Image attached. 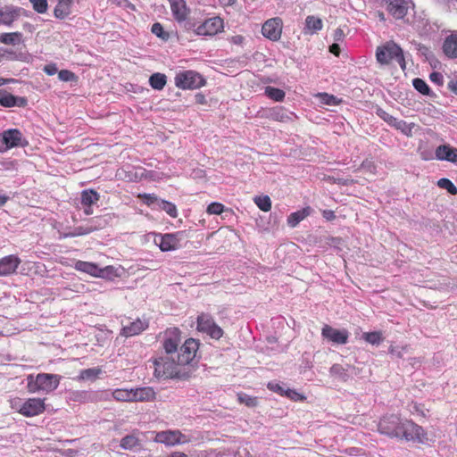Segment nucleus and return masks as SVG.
I'll return each instance as SVG.
<instances>
[{"label": "nucleus", "instance_id": "38", "mask_svg": "<svg viewBox=\"0 0 457 457\" xmlns=\"http://www.w3.org/2000/svg\"><path fill=\"white\" fill-rule=\"evenodd\" d=\"M112 396L117 401L133 402V394L131 389H116L112 393Z\"/></svg>", "mask_w": 457, "mask_h": 457}, {"label": "nucleus", "instance_id": "43", "mask_svg": "<svg viewBox=\"0 0 457 457\" xmlns=\"http://www.w3.org/2000/svg\"><path fill=\"white\" fill-rule=\"evenodd\" d=\"M318 97L320 99L322 104L327 105H337L341 103V100L328 93H320Z\"/></svg>", "mask_w": 457, "mask_h": 457}, {"label": "nucleus", "instance_id": "62", "mask_svg": "<svg viewBox=\"0 0 457 457\" xmlns=\"http://www.w3.org/2000/svg\"><path fill=\"white\" fill-rule=\"evenodd\" d=\"M8 199L9 197L7 195L0 194V207L4 205Z\"/></svg>", "mask_w": 457, "mask_h": 457}, {"label": "nucleus", "instance_id": "33", "mask_svg": "<svg viewBox=\"0 0 457 457\" xmlns=\"http://www.w3.org/2000/svg\"><path fill=\"white\" fill-rule=\"evenodd\" d=\"M99 194L94 189H86L81 192V204L93 205L99 200Z\"/></svg>", "mask_w": 457, "mask_h": 457}, {"label": "nucleus", "instance_id": "46", "mask_svg": "<svg viewBox=\"0 0 457 457\" xmlns=\"http://www.w3.org/2000/svg\"><path fill=\"white\" fill-rule=\"evenodd\" d=\"M151 31L153 34L163 40H167L169 38V33L164 31L162 25L159 22L153 24Z\"/></svg>", "mask_w": 457, "mask_h": 457}, {"label": "nucleus", "instance_id": "9", "mask_svg": "<svg viewBox=\"0 0 457 457\" xmlns=\"http://www.w3.org/2000/svg\"><path fill=\"white\" fill-rule=\"evenodd\" d=\"M377 115L389 126L401 131L403 135L407 137L412 136V129L415 127V123H407L403 120H399L381 108L377 110Z\"/></svg>", "mask_w": 457, "mask_h": 457}, {"label": "nucleus", "instance_id": "7", "mask_svg": "<svg viewBox=\"0 0 457 457\" xmlns=\"http://www.w3.org/2000/svg\"><path fill=\"white\" fill-rule=\"evenodd\" d=\"M401 428V438H404L406 441H413L424 444L428 440L427 433L424 431L422 427L415 424L411 420H403Z\"/></svg>", "mask_w": 457, "mask_h": 457}, {"label": "nucleus", "instance_id": "42", "mask_svg": "<svg viewBox=\"0 0 457 457\" xmlns=\"http://www.w3.org/2000/svg\"><path fill=\"white\" fill-rule=\"evenodd\" d=\"M179 345L178 338H166L163 341V348L167 353V355L170 353H175Z\"/></svg>", "mask_w": 457, "mask_h": 457}, {"label": "nucleus", "instance_id": "26", "mask_svg": "<svg viewBox=\"0 0 457 457\" xmlns=\"http://www.w3.org/2000/svg\"><path fill=\"white\" fill-rule=\"evenodd\" d=\"M312 208L307 206L302 210L292 212L287 219V225L291 228L296 227L302 220L312 213Z\"/></svg>", "mask_w": 457, "mask_h": 457}, {"label": "nucleus", "instance_id": "19", "mask_svg": "<svg viewBox=\"0 0 457 457\" xmlns=\"http://www.w3.org/2000/svg\"><path fill=\"white\" fill-rule=\"evenodd\" d=\"M170 10L174 19L178 22L185 21L189 13L190 10L187 6L185 0H169Z\"/></svg>", "mask_w": 457, "mask_h": 457}, {"label": "nucleus", "instance_id": "56", "mask_svg": "<svg viewBox=\"0 0 457 457\" xmlns=\"http://www.w3.org/2000/svg\"><path fill=\"white\" fill-rule=\"evenodd\" d=\"M44 71L49 75V76H53L54 75L55 73H58V69L56 67V65L54 63H52V64H47L44 67Z\"/></svg>", "mask_w": 457, "mask_h": 457}, {"label": "nucleus", "instance_id": "24", "mask_svg": "<svg viewBox=\"0 0 457 457\" xmlns=\"http://www.w3.org/2000/svg\"><path fill=\"white\" fill-rule=\"evenodd\" d=\"M133 402H150L155 399V392L150 387L132 388Z\"/></svg>", "mask_w": 457, "mask_h": 457}, {"label": "nucleus", "instance_id": "20", "mask_svg": "<svg viewBox=\"0 0 457 457\" xmlns=\"http://www.w3.org/2000/svg\"><path fill=\"white\" fill-rule=\"evenodd\" d=\"M3 140L5 143V147L8 149L23 146L26 144L22 143V133L17 129H10L3 132Z\"/></svg>", "mask_w": 457, "mask_h": 457}, {"label": "nucleus", "instance_id": "47", "mask_svg": "<svg viewBox=\"0 0 457 457\" xmlns=\"http://www.w3.org/2000/svg\"><path fill=\"white\" fill-rule=\"evenodd\" d=\"M137 197L141 199L143 201V203L145 204H146L147 206H151L154 203H158L159 204V199H158L157 195H154V194L143 193V194H138L137 195Z\"/></svg>", "mask_w": 457, "mask_h": 457}, {"label": "nucleus", "instance_id": "12", "mask_svg": "<svg viewBox=\"0 0 457 457\" xmlns=\"http://www.w3.org/2000/svg\"><path fill=\"white\" fill-rule=\"evenodd\" d=\"M223 20L212 17L197 26L195 33L199 36H214L223 29Z\"/></svg>", "mask_w": 457, "mask_h": 457}, {"label": "nucleus", "instance_id": "58", "mask_svg": "<svg viewBox=\"0 0 457 457\" xmlns=\"http://www.w3.org/2000/svg\"><path fill=\"white\" fill-rule=\"evenodd\" d=\"M329 52L331 54H333L334 55L336 56H339L340 54V46L338 44H332L330 46H329Z\"/></svg>", "mask_w": 457, "mask_h": 457}, {"label": "nucleus", "instance_id": "31", "mask_svg": "<svg viewBox=\"0 0 457 457\" xmlns=\"http://www.w3.org/2000/svg\"><path fill=\"white\" fill-rule=\"evenodd\" d=\"M22 42V34L21 32H10L0 34V43L8 46L20 45Z\"/></svg>", "mask_w": 457, "mask_h": 457}, {"label": "nucleus", "instance_id": "15", "mask_svg": "<svg viewBox=\"0 0 457 457\" xmlns=\"http://www.w3.org/2000/svg\"><path fill=\"white\" fill-rule=\"evenodd\" d=\"M410 4L409 0H387L386 10L395 19H403L408 12Z\"/></svg>", "mask_w": 457, "mask_h": 457}, {"label": "nucleus", "instance_id": "34", "mask_svg": "<svg viewBox=\"0 0 457 457\" xmlns=\"http://www.w3.org/2000/svg\"><path fill=\"white\" fill-rule=\"evenodd\" d=\"M362 338L372 345H378L384 340L381 331L365 332L362 334Z\"/></svg>", "mask_w": 457, "mask_h": 457}, {"label": "nucleus", "instance_id": "3", "mask_svg": "<svg viewBox=\"0 0 457 457\" xmlns=\"http://www.w3.org/2000/svg\"><path fill=\"white\" fill-rule=\"evenodd\" d=\"M187 237V232L179 230L173 233H155L154 241L162 252H170L179 249L182 246V241Z\"/></svg>", "mask_w": 457, "mask_h": 457}, {"label": "nucleus", "instance_id": "51", "mask_svg": "<svg viewBox=\"0 0 457 457\" xmlns=\"http://www.w3.org/2000/svg\"><path fill=\"white\" fill-rule=\"evenodd\" d=\"M284 396L295 402L304 401L306 399V397L303 395L288 387H287Z\"/></svg>", "mask_w": 457, "mask_h": 457}, {"label": "nucleus", "instance_id": "39", "mask_svg": "<svg viewBox=\"0 0 457 457\" xmlns=\"http://www.w3.org/2000/svg\"><path fill=\"white\" fill-rule=\"evenodd\" d=\"M253 202L262 212H269L271 209V200L269 195L255 196Z\"/></svg>", "mask_w": 457, "mask_h": 457}, {"label": "nucleus", "instance_id": "55", "mask_svg": "<svg viewBox=\"0 0 457 457\" xmlns=\"http://www.w3.org/2000/svg\"><path fill=\"white\" fill-rule=\"evenodd\" d=\"M229 43L236 46H242L245 42V37L242 35H235L228 38Z\"/></svg>", "mask_w": 457, "mask_h": 457}, {"label": "nucleus", "instance_id": "25", "mask_svg": "<svg viewBox=\"0 0 457 457\" xmlns=\"http://www.w3.org/2000/svg\"><path fill=\"white\" fill-rule=\"evenodd\" d=\"M139 431L136 430L130 435H127L121 438L120 446L124 450H135L141 447V440L138 437Z\"/></svg>", "mask_w": 457, "mask_h": 457}, {"label": "nucleus", "instance_id": "40", "mask_svg": "<svg viewBox=\"0 0 457 457\" xmlns=\"http://www.w3.org/2000/svg\"><path fill=\"white\" fill-rule=\"evenodd\" d=\"M156 378L159 380H186L189 376L188 373H157Z\"/></svg>", "mask_w": 457, "mask_h": 457}, {"label": "nucleus", "instance_id": "37", "mask_svg": "<svg viewBox=\"0 0 457 457\" xmlns=\"http://www.w3.org/2000/svg\"><path fill=\"white\" fill-rule=\"evenodd\" d=\"M237 400L240 403L245 404L249 408H253L258 405V398L251 396L245 393H237Z\"/></svg>", "mask_w": 457, "mask_h": 457}, {"label": "nucleus", "instance_id": "2", "mask_svg": "<svg viewBox=\"0 0 457 457\" xmlns=\"http://www.w3.org/2000/svg\"><path fill=\"white\" fill-rule=\"evenodd\" d=\"M376 59L381 65H388L395 60L403 70L406 66L403 49L394 41H387L384 45L378 46Z\"/></svg>", "mask_w": 457, "mask_h": 457}, {"label": "nucleus", "instance_id": "60", "mask_svg": "<svg viewBox=\"0 0 457 457\" xmlns=\"http://www.w3.org/2000/svg\"><path fill=\"white\" fill-rule=\"evenodd\" d=\"M448 88L455 95H457V80H451L448 83Z\"/></svg>", "mask_w": 457, "mask_h": 457}, {"label": "nucleus", "instance_id": "50", "mask_svg": "<svg viewBox=\"0 0 457 457\" xmlns=\"http://www.w3.org/2000/svg\"><path fill=\"white\" fill-rule=\"evenodd\" d=\"M224 205L218 202H213L207 206L208 214L220 215L224 212Z\"/></svg>", "mask_w": 457, "mask_h": 457}, {"label": "nucleus", "instance_id": "28", "mask_svg": "<svg viewBox=\"0 0 457 457\" xmlns=\"http://www.w3.org/2000/svg\"><path fill=\"white\" fill-rule=\"evenodd\" d=\"M21 9L15 7H6L0 10L1 23L11 25L20 17Z\"/></svg>", "mask_w": 457, "mask_h": 457}, {"label": "nucleus", "instance_id": "35", "mask_svg": "<svg viewBox=\"0 0 457 457\" xmlns=\"http://www.w3.org/2000/svg\"><path fill=\"white\" fill-rule=\"evenodd\" d=\"M158 205H159V208L161 210L164 211L170 217H171V218L178 217V215H179L178 209L173 203L166 201V200H160Z\"/></svg>", "mask_w": 457, "mask_h": 457}, {"label": "nucleus", "instance_id": "4", "mask_svg": "<svg viewBox=\"0 0 457 457\" xmlns=\"http://www.w3.org/2000/svg\"><path fill=\"white\" fill-rule=\"evenodd\" d=\"M174 82L177 87L180 89H197L206 84L205 79L197 71L188 70L179 71L174 78Z\"/></svg>", "mask_w": 457, "mask_h": 457}, {"label": "nucleus", "instance_id": "21", "mask_svg": "<svg viewBox=\"0 0 457 457\" xmlns=\"http://www.w3.org/2000/svg\"><path fill=\"white\" fill-rule=\"evenodd\" d=\"M148 328V321L146 320L137 319L124 325L121 328L120 334L126 337L139 335Z\"/></svg>", "mask_w": 457, "mask_h": 457}, {"label": "nucleus", "instance_id": "6", "mask_svg": "<svg viewBox=\"0 0 457 457\" xmlns=\"http://www.w3.org/2000/svg\"><path fill=\"white\" fill-rule=\"evenodd\" d=\"M196 329L199 332L207 334L212 339L222 337L223 329L216 324L213 317L206 312H201L196 318Z\"/></svg>", "mask_w": 457, "mask_h": 457}, {"label": "nucleus", "instance_id": "22", "mask_svg": "<svg viewBox=\"0 0 457 457\" xmlns=\"http://www.w3.org/2000/svg\"><path fill=\"white\" fill-rule=\"evenodd\" d=\"M435 154L437 160L457 162V148L452 147L450 145L437 146Z\"/></svg>", "mask_w": 457, "mask_h": 457}, {"label": "nucleus", "instance_id": "52", "mask_svg": "<svg viewBox=\"0 0 457 457\" xmlns=\"http://www.w3.org/2000/svg\"><path fill=\"white\" fill-rule=\"evenodd\" d=\"M361 169L364 170L365 171H368L371 174H375L377 171V166L375 162L372 160L365 159L361 164Z\"/></svg>", "mask_w": 457, "mask_h": 457}, {"label": "nucleus", "instance_id": "30", "mask_svg": "<svg viewBox=\"0 0 457 457\" xmlns=\"http://www.w3.org/2000/svg\"><path fill=\"white\" fill-rule=\"evenodd\" d=\"M322 21L313 15H309L305 19V34H314L322 29Z\"/></svg>", "mask_w": 457, "mask_h": 457}, {"label": "nucleus", "instance_id": "10", "mask_svg": "<svg viewBox=\"0 0 457 457\" xmlns=\"http://www.w3.org/2000/svg\"><path fill=\"white\" fill-rule=\"evenodd\" d=\"M283 21L279 17L267 20L262 27V34L270 41H278L282 35Z\"/></svg>", "mask_w": 457, "mask_h": 457}, {"label": "nucleus", "instance_id": "11", "mask_svg": "<svg viewBox=\"0 0 457 457\" xmlns=\"http://www.w3.org/2000/svg\"><path fill=\"white\" fill-rule=\"evenodd\" d=\"M189 439L179 430H166L155 434L154 442L164 444L168 446L187 443Z\"/></svg>", "mask_w": 457, "mask_h": 457}, {"label": "nucleus", "instance_id": "44", "mask_svg": "<svg viewBox=\"0 0 457 457\" xmlns=\"http://www.w3.org/2000/svg\"><path fill=\"white\" fill-rule=\"evenodd\" d=\"M32 4L33 10L37 13H46L48 9L47 0H29Z\"/></svg>", "mask_w": 457, "mask_h": 457}, {"label": "nucleus", "instance_id": "16", "mask_svg": "<svg viewBox=\"0 0 457 457\" xmlns=\"http://www.w3.org/2000/svg\"><path fill=\"white\" fill-rule=\"evenodd\" d=\"M21 259L14 254H10L0 259V277H5L16 272Z\"/></svg>", "mask_w": 457, "mask_h": 457}, {"label": "nucleus", "instance_id": "45", "mask_svg": "<svg viewBox=\"0 0 457 457\" xmlns=\"http://www.w3.org/2000/svg\"><path fill=\"white\" fill-rule=\"evenodd\" d=\"M412 85L414 88L422 95L427 96L429 94V87L428 86L425 80L420 78H416L412 80Z\"/></svg>", "mask_w": 457, "mask_h": 457}, {"label": "nucleus", "instance_id": "63", "mask_svg": "<svg viewBox=\"0 0 457 457\" xmlns=\"http://www.w3.org/2000/svg\"><path fill=\"white\" fill-rule=\"evenodd\" d=\"M85 207L84 213L86 215H91L93 213L92 205H83Z\"/></svg>", "mask_w": 457, "mask_h": 457}, {"label": "nucleus", "instance_id": "61", "mask_svg": "<svg viewBox=\"0 0 457 457\" xmlns=\"http://www.w3.org/2000/svg\"><path fill=\"white\" fill-rule=\"evenodd\" d=\"M389 353L393 355H396L397 357H401V353L393 345L389 347Z\"/></svg>", "mask_w": 457, "mask_h": 457}, {"label": "nucleus", "instance_id": "64", "mask_svg": "<svg viewBox=\"0 0 457 457\" xmlns=\"http://www.w3.org/2000/svg\"><path fill=\"white\" fill-rule=\"evenodd\" d=\"M169 457H187V456L182 453H173Z\"/></svg>", "mask_w": 457, "mask_h": 457}, {"label": "nucleus", "instance_id": "23", "mask_svg": "<svg viewBox=\"0 0 457 457\" xmlns=\"http://www.w3.org/2000/svg\"><path fill=\"white\" fill-rule=\"evenodd\" d=\"M443 52L449 58H457V30L452 31L443 44Z\"/></svg>", "mask_w": 457, "mask_h": 457}, {"label": "nucleus", "instance_id": "13", "mask_svg": "<svg viewBox=\"0 0 457 457\" xmlns=\"http://www.w3.org/2000/svg\"><path fill=\"white\" fill-rule=\"evenodd\" d=\"M321 336L334 344L345 345L348 342L349 333L346 329H337L326 324L321 329Z\"/></svg>", "mask_w": 457, "mask_h": 457}, {"label": "nucleus", "instance_id": "27", "mask_svg": "<svg viewBox=\"0 0 457 457\" xmlns=\"http://www.w3.org/2000/svg\"><path fill=\"white\" fill-rule=\"evenodd\" d=\"M291 114L285 107L277 106L269 111L268 117L272 120L286 123L292 120Z\"/></svg>", "mask_w": 457, "mask_h": 457}, {"label": "nucleus", "instance_id": "59", "mask_svg": "<svg viewBox=\"0 0 457 457\" xmlns=\"http://www.w3.org/2000/svg\"><path fill=\"white\" fill-rule=\"evenodd\" d=\"M78 232L76 235H86L92 232L94 229L91 228H83L82 227L77 228Z\"/></svg>", "mask_w": 457, "mask_h": 457}, {"label": "nucleus", "instance_id": "41", "mask_svg": "<svg viewBox=\"0 0 457 457\" xmlns=\"http://www.w3.org/2000/svg\"><path fill=\"white\" fill-rule=\"evenodd\" d=\"M437 186L440 188L446 189L447 192L453 195H457V187L450 179H448L446 178L440 179L437 181Z\"/></svg>", "mask_w": 457, "mask_h": 457}, {"label": "nucleus", "instance_id": "53", "mask_svg": "<svg viewBox=\"0 0 457 457\" xmlns=\"http://www.w3.org/2000/svg\"><path fill=\"white\" fill-rule=\"evenodd\" d=\"M410 411L412 414H418V415H420L423 417L426 416V412H425L423 407L416 403H411V405L410 406Z\"/></svg>", "mask_w": 457, "mask_h": 457}, {"label": "nucleus", "instance_id": "17", "mask_svg": "<svg viewBox=\"0 0 457 457\" xmlns=\"http://www.w3.org/2000/svg\"><path fill=\"white\" fill-rule=\"evenodd\" d=\"M28 100L22 96H15L4 89H0V105L5 108L25 107Z\"/></svg>", "mask_w": 457, "mask_h": 457}, {"label": "nucleus", "instance_id": "1", "mask_svg": "<svg viewBox=\"0 0 457 457\" xmlns=\"http://www.w3.org/2000/svg\"><path fill=\"white\" fill-rule=\"evenodd\" d=\"M199 345V340L187 338L179 349L177 361L170 355L155 358L154 360V371H173L178 366L189 364L195 359Z\"/></svg>", "mask_w": 457, "mask_h": 457}, {"label": "nucleus", "instance_id": "48", "mask_svg": "<svg viewBox=\"0 0 457 457\" xmlns=\"http://www.w3.org/2000/svg\"><path fill=\"white\" fill-rule=\"evenodd\" d=\"M267 387L274 392V393H277L279 395L281 396H284L285 395V392H286V385L285 384H280V383H278L276 381H271V382H269L267 384Z\"/></svg>", "mask_w": 457, "mask_h": 457}, {"label": "nucleus", "instance_id": "18", "mask_svg": "<svg viewBox=\"0 0 457 457\" xmlns=\"http://www.w3.org/2000/svg\"><path fill=\"white\" fill-rule=\"evenodd\" d=\"M76 270L89 274L93 277L102 278L105 270L112 269V266H108L104 269H101L97 264L89 262L77 261L74 264Z\"/></svg>", "mask_w": 457, "mask_h": 457}, {"label": "nucleus", "instance_id": "14", "mask_svg": "<svg viewBox=\"0 0 457 457\" xmlns=\"http://www.w3.org/2000/svg\"><path fill=\"white\" fill-rule=\"evenodd\" d=\"M19 412L27 417H32L42 413L45 403L41 399L30 398L19 406Z\"/></svg>", "mask_w": 457, "mask_h": 457}, {"label": "nucleus", "instance_id": "57", "mask_svg": "<svg viewBox=\"0 0 457 457\" xmlns=\"http://www.w3.org/2000/svg\"><path fill=\"white\" fill-rule=\"evenodd\" d=\"M322 216L325 220H329V221L336 219L335 212L332 210H323Z\"/></svg>", "mask_w": 457, "mask_h": 457}, {"label": "nucleus", "instance_id": "5", "mask_svg": "<svg viewBox=\"0 0 457 457\" xmlns=\"http://www.w3.org/2000/svg\"><path fill=\"white\" fill-rule=\"evenodd\" d=\"M58 384L59 378L53 373H37L36 377L30 374L28 377V388L32 393L39 390L52 391Z\"/></svg>", "mask_w": 457, "mask_h": 457}, {"label": "nucleus", "instance_id": "29", "mask_svg": "<svg viewBox=\"0 0 457 457\" xmlns=\"http://www.w3.org/2000/svg\"><path fill=\"white\" fill-rule=\"evenodd\" d=\"M73 0H59L54 9V15L57 19H64L71 13Z\"/></svg>", "mask_w": 457, "mask_h": 457}, {"label": "nucleus", "instance_id": "49", "mask_svg": "<svg viewBox=\"0 0 457 457\" xmlns=\"http://www.w3.org/2000/svg\"><path fill=\"white\" fill-rule=\"evenodd\" d=\"M58 78L62 81H77L78 77L76 74L69 70H61L58 72Z\"/></svg>", "mask_w": 457, "mask_h": 457}, {"label": "nucleus", "instance_id": "54", "mask_svg": "<svg viewBox=\"0 0 457 457\" xmlns=\"http://www.w3.org/2000/svg\"><path fill=\"white\" fill-rule=\"evenodd\" d=\"M429 79L432 82L442 85L444 81V77L440 72L434 71L430 74Z\"/></svg>", "mask_w": 457, "mask_h": 457}, {"label": "nucleus", "instance_id": "32", "mask_svg": "<svg viewBox=\"0 0 457 457\" xmlns=\"http://www.w3.org/2000/svg\"><path fill=\"white\" fill-rule=\"evenodd\" d=\"M167 83V77L163 73L156 72L150 76L149 84L156 90H162Z\"/></svg>", "mask_w": 457, "mask_h": 457}, {"label": "nucleus", "instance_id": "8", "mask_svg": "<svg viewBox=\"0 0 457 457\" xmlns=\"http://www.w3.org/2000/svg\"><path fill=\"white\" fill-rule=\"evenodd\" d=\"M403 422V420L395 415L384 417L378 423V431L391 437L401 438Z\"/></svg>", "mask_w": 457, "mask_h": 457}, {"label": "nucleus", "instance_id": "36", "mask_svg": "<svg viewBox=\"0 0 457 457\" xmlns=\"http://www.w3.org/2000/svg\"><path fill=\"white\" fill-rule=\"evenodd\" d=\"M265 95L276 102H282L286 96V94L282 89L272 87H266Z\"/></svg>", "mask_w": 457, "mask_h": 457}]
</instances>
